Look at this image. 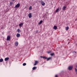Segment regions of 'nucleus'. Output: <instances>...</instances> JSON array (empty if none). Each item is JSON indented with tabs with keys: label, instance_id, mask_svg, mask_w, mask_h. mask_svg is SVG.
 <instances>
[{
	"label": "nucleus",
	"instance_id": "obj_1",
	"mask_svg": "<svg viewBox=\"0 0 77 77\" xmlns=\"http://www.w3.org/2000/svg\"><path fill=\"white\" fill-rule=\"evenodd\" d=\"M20 6V4L18 3L15 7V8H18Z\"/></svg>",
	"mask_w": 77,
	"mask_h": 77
},
{
	"label": "nucleus",
	"instance_id": "obj_2",
	"mask_svg": "<svg viewBox=\"0 0 77 77\" xmlns=\"http://www.w3.org/2000/svg\"><path fill=\"white\" fill-rule=\"evenodd\" d=\"M41 3L42 6H44L45 4V2L42 0L41 1Z\"/></svg>",
	"mask_w": 77,
	"mask_h": 77
},
{
	"label": "nucleus",
	"instance_id": "obj_3",
	"mask_svg": "<svg viewBox=\"0 0 77 77\" xmlns=\"http://www.w3.org/2000/svg\"><path fill=\"white\" fill-rule=\"evenodd\" d=\"M11 39V36L8 35L7 37V41H10Z\"/></svg>",
	"mask_w": 77,
	"mask_h": 77
},
{
	"label": "nucleus",
	"instance_id": "obj_4",
	"mask_svg": "<svg viewBox=\"0 0 77 77\" xmlns=\"http://www.w3.org/2000/svg\"><path fill=\"white\" fill-rule=\"evenodd\" d=\"M28 16L29 17V18H31L32 17V13H29L28 14Z\"/></svg>",
	"mask_w": 77,
	"mask_h": 77
},
{
	"label": "nucleus",
	"instance_id": "obj_5",
	"mask_svg": "<svg viewBox=\"0 0 77 77\" xmlns=\"http://www.w3.org/2000/svg\"><path fill=\"white\" fill-rule=\"evenodd\" d=\"M38 61H35V63L34 64V66H35V65H36L37 64H38Z\"/></svg>",
	"mask_w": 77,
	"mask_h": 77
},
{
	"label": "nucleus",
	"instance_id": "obj_6",
	"mask_svg": "<svg viewBox=\"0 0 77 77\" xmlns=\"http://www.w3.org/2000/svg\"><path fill=\"white\" fill-rule=\"evenodd\" d=\"M68 69L69 70H72V67L69 66L68 67Z\"/></svg>",
	"mask_w": 77,
	"mask_h": 77
},
{
	"label": "nucleus",
	"instance_id": "obj_7",
	"mask_svg": "<svg viewBox=\"0 0 77 77\" xmlns=\"http://www.w3.org/2000/svg\"><path fill=\"white\" fill-rule=\"evenodd\" d=\"M55 30H56V29H57V26H54V28H53Z\"/></svg>",
	"mask_w": 77,
	"mask_h": 77
},
{
	"label": "nucleus",
	"instance_id": "obj_8",
	"mask_svg": "<svg viewBox=\"0 0 77 77\" xmlns=\"http://www.w3.org/2000/svg\"><path fill=\"white\" fill-rule=\"evenodd\" d=\"M9 59V57H6L5 58V61H7V60H8Z\"/></svg>",
	"mask_w": 77,
	"mask_h": 77
},
{
	"label": "nucleus",
	"instance_id": "obj_9",
	"mask_svg": "<svg viewBox=\"0 0 77 77\" xmlns=\"http://www.w3.org/2000/svg\"><path fill=\"white\" fill-rule=\"evenodd\" d=\"M16 36L17 38H19V37H20V34L18 33H17V34L16 35Z\"/></svg>",
	"mask_w": 77,
	"mask_h": 77
},
{
	"label": "nucleus",
	"instance_id": "obj_10",
	"mask_svg": "<svg viewBox=\"0 0 77 77\" xmlns=\"http://www.w3.org/2000/svg\"><path fill=\"white\" fill-rule=\"evenodd\" d=\"M23 23H21L19 24V26L20 27H22V26H23Z\"/></svg>",
	"mask_w": 77,
	"mask_h": 77
},
{
	"label": "nucleus",
	"instance_id": "obj_11",
	"mask_svg": "<svg viewBox=\"0 0 77 77\" xmlns=\"http://www.w3.org/2000/svg\"><path fill=\"white\" fill-rule=\"evenodd\" d=\"M18 42H16L15 43V45H16V46H18Z\"/></svg>",
	"mask_w": 77,
	"mask_h": 77
},
{
	"label": "nucleus",
	"instance_id": "obj_12",
	"mask_svg": "<svg viewBox=\"0 0 77 77\" xmlns=\"http://www.w3.org/2000/svg\"><path fill=\"white\" fill-rule=\"evenodd\" d=\"M59 10V8H57L55 11V13H56V12H58V11Z\"/></svg>",
	"mask_w": 77,
	"mask_h": 77
},
{
	"label": "nucleus",
	"instance_id": "obj_13",
	"mask_svg": "<svg viewBox=\"0 0 77 77\" xmlns=\"http://www.w3.org/2000/svg\"><path fill=\"white\" fill-rule=\"evenodd\" d=\"M17 32H18V33H20V32H21V30H20V29H17Z\"/></svg>",
	"mask_w": 77,
	"mask_h": 77
},
{
	"label": "nucleus",
	"instance_id": "obj_14",
	"mask_svg": "<svg viewBox=\"0 0 77 77\" xmlns=\"http://www.w3.org/2000/svg\"><path fill=\"white\" fill-rule=\"evenodd\" d=\"M50 59H51V57H50L48 58H47V61H48L49 60H50Z\"/></svg>",
	"mask_w": 77,
	"mask_h": 77
},
{
	"label": "nucleus",
	"instance_id": "obj_15",
	"mask_svg": "<svg viewBox=\"0 0 77 77\" xmlns=\"http://www.w3.org/2000/svg\"><path fill=\"white\" fill-rule=\"evenodd\" d=\"M66 9V7L64 6V7H63L62 10H63V11H64L65 9Z\"/></svg>",
	"mask_w": 77,
	"mask_h": 77
},
{
	"label": "nucleus",
	"instance_id": "obj_16",
	"mask_svg": "<svg viewBox=\"0 0 77 77\" xmlns=\"http://www.w3.org/2000/svg\"><path fill=\"white\" fill-rule=\"evenodd\" d=\"M3 61V59L1 58L0 59V62H2Z\"/></svg>",
	"mask_w": 77,
	"mask_h": 77
},
{
	"label": "nucleus",
	"instance_id": "obj_17",
	"mask_svg": "<svg viewBox=\"0 0 77 77\" xmlns=\"http://www.w3.org/2000/svg\"><path fill=\"white\" fill-rule=\"evenodd\" d=\"M37 67L35 66V67H34L33 68H32V69L33 70H35V69H36V68H37Z\"/></svg>",
	"mask_w": 77,
	"mask_h": 77
},
{
	"label": "nucleus",
	"instance_id": "obj_18",
	"mask_svg": "<svg viewBox=\"0 0 77 77\" xmlns=\"http://www.w3.org/2000/svg\"><path fill=\"white\" fill-rule=\"evenodd\" d=\"M43 21L42 20H41L40 22H39V24H42V23Z\"/></svg>",
	"mask_w": 77,
	"mask_h": 77
},
{
	"label": "nucleus",
	"instance_id": "obj_19",
	"mask_svg": "<svg viewBox=\"0 0 77 77\" xmlns=\"http://www.w3.org/2000/svg\"><path fill=\"white\" fill-rule=\"evenodd\" d=\"M32 6H30L29 8V10H31V9H32Z\"/></svg>",
	"mask_w": 77,
	"mask_h": 77
},
{
	"label": "nucleus",
	"instance_id": "obj_20",
	"mask_svg": "<svg viewBox=\"0 0 77 77\" xmlns=\"http://www.w3.org/2000/svg\"><path fill=\"white\" fill-rule=\"evenodd\" d=\"M68 29H69V27L67 26L66 27V30H68Z\"/></svg>",
	"mask_w": 77,
	"mask_h": 77
},
{
	"label": "nucleus",
	"instance_id": "obj_21",
	"mask_svg": "<svg viewBox=\"0 0 77 77\" xmlns=\"http://www.w3.org/2000/svg\"><path fill=\"white\" fill-rule=\"evenodd\" d=\"M43 59H47V57L44 56L43 57Z\"/></svg>",
	"mask_w": 77,
	"mask_h": 77
},
{
	"label": "nucleus",
	"instance_id": "obj_22",
	"mask_svg": "<svg viewBox=\"0 0 77 77\" xmlns=\"http://www.w3.org/2000/svg\"><path fill=\"white\" fill-rule=\"evenodd\" d=\"M26 63H24L23 64V66H26Z\"/></svg>",
	"mask_w": 77,
	"mask_h": 77
},
{
	"label": "nucleus",
	"instance_id": "obj_23",
	"mask_svg": "<svg viewBox=\"0 0 77 77\" xmlns=\"http://www.w3.org/2000/svg\"><path fill=\"white\" fill-rule=\"evenodd\" d=\"M51 55L52 56H54V53H52V54H51Z\"/></svg>",
	"mask_w": 77,
	"mask_h": 77
},
{
	"label": "nucleus",
	"instance_id": "obj_24",
	"mask_svg": "<svg viewBox=\"0 0 77 77\" xmlns=\"http://www.w3.org/2000/svg\"><path fill=\"white\" fill-rule=\"evenodd\" d=\"M51 51H49L48 52V54H49V53H51Z\"/></svg>",
	"mask_w": 77,
	"mask_h": 77
},
{
	"label": "nucleus",
	"instance_id": "obj_25",
	"mask_svg": "<svg viewBox=\"0 0 77 77\" xmlns=\"http://www.w3.org/2000/svg\"><path fill=\"white\" fill-rule=\"evenodd\" d=\"M12 4H13V2H10V5H12Z\"/></svg>",
	"mask_w": 77,
	"mask_h": 77
},
{
	"label": "nucleus",
	"instance_id": "obj_26",
	"mask_svg": "<svg viewBox=\"0 0 77 77\" xmlns=\"http://www.w3.org/2000/svg\"><path fill=\"white\" fill-rule=\"evenodd\" d=\"M75 72H77V69L75 68Z\"/></svg>",
	"mask_w": 77,
	"mask_h": 77
},
{
	"label": "nucleus",
	"instance_id": "obj_27",
	"mask_svg": "<svg viewBox=\"0 0 77 77\" xmlns=\"http://www.w3.org/2000/svg\"><path fill=\"white\" fill-rule=\"evenodd\" d=\"M61 9H62V8L60 7V8H59V9H60V10H61Z\"/></svg>",
	"mask_w": 77,
	"mask_h": 77
},
{
	"label": "nucleus",
	"instance_id": "obj_28",
	"mask_svg": "<svg viewBox=\"0 0 77 77\" xmlns=\"http://www.w3.org/2000/svg\"><path fill=\"white\" fill-rule=\"evenodd\" d=\"M40 57L42 58H43V59L44 58V57H42V56H41Z\"/></svg>",
	"mask_w": 77,
	"mask_h": 77
},
{
	"label": "nucleus",
	"instance_id": "obj_29",
	"mask_svg": "<svg viewBox=\"0 0 77 77\" xmlns=\"http://www.w3.org/2000/svg\"><path fill=\"white\" fill-rule=\"evenodd\" d=\"M55 77H57V75H56Z\"/></svg>",
	"mask_w": 77,
	"mask_h": 77
},
{
	"label": "nucleus",
	"instance_id": "obj_30",
	"mask_svg": "<svg viewBox=\"0 0 77 77\" xmlns=\"http://www.w3.org/2000/svg\"><path fill=\"white\" fill-rule=\"evenodd\" d=\"M38 31L37 30V31H36V33H38Z\"/></svg>",
	"mask_w": 77,
	"mask_h": 77
},
{
	"label": "nucleus",
	"instance_id": "obj_31",
	"mask_svg": "<svg viewBox=\"0 0 77 77\" xmlns=\"http://www.w3.org/2000/svg\"><path fill=\"white\" fill-rule=\"evenodd\" d=\"M74 52L75 53H76V52L75 51H74Z\"/></svg>",
	"mask_w": 77,
	"mask_h": 77
},
{
	"label": "nucleus",
	"instance_id": "obj_32",
	"mask_svg": "<svg viewBox=\"0 0 77 77\" xmlns=\"http://www.w3.org/2000/svg\"><path fill=\"white\" fill-rule=\"evenodd\" d=\"M12 1H13V2H14V1H15V0H12Z\"/></svg>",
	"mask_w": 77,
	"mask_h": 77
},
{
	"label": "nucleus",
	"instance_id": "obj_33",
	"mask_svg": "<svg viewBox=\"0 0 77 77\" xmlns=\"http://www.w3.org/2000/svg\"><path fill=\"white\" fill-rule=\"evenodd\" d=\"M76 21H77V19H76Z\"/></svg>",
	"mask_w": 77,
	"mask_h": 77
},
{
	"label": "nucleus",
	"instance_id": "obj_34",
	"mask_svg": "<svg viewBox=\"0 0 77 77\" xmlns=\"http://www.w3.org/2000/svg\"><path fill=\"white\" fill-rule=\"evenodd\" d=\"M75 21H77V20H76V19L75 20Z\"/></svg>",
	"mask_w": 77,
	"mask_h": 77
},
{
	"label": "nucleus",
	"instance_id": "obj_35",
	"mask_svg": "<svg viewBox=\"0 0 77 77\" xmlns=\"http://www.w3.org/2000/svg\"><path fill=\"white\" fill-rule=\"evenodd\" d=\"M76 66V67H77V66Z\"/></svg>",
	"mask_w": 77,
	"mask_h": 77
}]
</instances>
